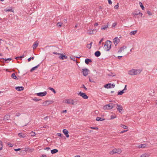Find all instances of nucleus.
I'll return each mask as SVG.
<instances>
[{
  "label": "nucleus",
  "instance_id": "obj_24",
  "mask_svg": "<svg viewBox=\"0 0 157 157\" xmlns=\"http://www.w3.org/2000/svg\"><path fill=\"white\" fill-rule=\"evenodd\" d=\"M11 77L12 78H13L14 79H18V78H17V76L15 75V74L14 73H13L12 74Z\"/></svg>",
  "mask_w": 157,
  "mask_h": 157
},
{
  "label": "nucleus",
  "instance_id": "obj_21",
  "mask_svg": "<svg viewBox=\"0 0 157 157\" xmlns=\"http://www.w3.org/2000/svg\"><path fill=\"white\" fill-rule=\"evenodd\" d=\"M127 47L126 46H123L122 47L120 48L118 52H122V51L124 50Z\"/></svg>",
  "mask_w": 157,
  "mask_h": 157
},
{
  "label": "nucleus",
  "instance_id": "obj_36",
  "mask_svg": "<svg viewBox=\"0 0 157 157\" xmlns=\"http://www.w3.org/2000/svg\"><path fill=\"white\" fill-rule=\"evenodd\" d=\"M140 13V12L138 10V11L135 12L134 13H133V16H134L135 15H137L138 14H139Z\"/></svg>",
  "mask_w": 157,
  "mask_h": 157
},
{
  "label": "nucleus",
  "instance_id": "obj_64",
  "mask_svg": "<svg viewBox=\"0 0 157 157\" xmlns=\"http://www.w3.org/2000/svg\"><path fill=\"white\" fill-rule=\"evenodd\" d=\"M94 112H95V113L96 114H98L99 113V111L97 110H95Z\"/></svg>",
  "mask_w": 157,
  "mask_h": 157
},
{
  "label": "nucleus",
  "instance_id": "obj_7",
  "mask_svg": "<svg viewBox=\"0 0 157 157\" xmlns=\"http://www.w3.org/2000/svg\"><path fill=\"white\" fill-rule=\"evenodd\" d=\"M89 70L87 68H84L82 69V72L83 73V75L84 76H86L88 74Z\"/></svg>",
  "mask_w": 157,
  "mask_h": 157
},
{
  "label": "nucleus",
  "instance_id": "obj_22",
  "mask_svg": "<svg viewBox=\"0 0 157 157\" xmlns=\"http://www.w3.org/2000/svg\"><path fill=\"white\" fill-rule=\"evenodd\" d=\"M149 155V154L148 153H145L141 155L140 156V157H148Z\"/></svg>",
  "mask_w": 157,
  "mask_h": 157
},
{
  "label": "nucleus",
  "instance_id": "obj_29",
  "mask_svg": "<svg viewBox=\"0 0 157 157\" xmlns=\"http://www.w3.org/2000/svg\"><path fill=\"white\" fill-rule=\"evenodd\" d=\"M147 146V144H140L139 147L140 148H145Z\"/></svg>",
  "mask_w": 157,
  "mask_h": 157
},
{
  "label": "nucleus",
  "instance_id": "obj_1",
  "mask_svg": "<svg viewBox=\"0 0 157 157\" xmlns=\"http://www.w3.org/2000/svg\"><path fill=\"white\" fill-rule=\"evenodd\" d=\"M112 43V42L109 40H108L105 41L104 47V49L106 51H109L110 50L111 48Z\"/></svg>",
  "mask_w": 157,
  "mask_h": 157
},
{
  "label": "nucleus",
  "instance_id": "obj_11",
  "mask_svg": "<svg viewBox=\"0 0 157 157\" xmlns=\"http://www.w3.org/2000/svg\"><path fill=\"white\" fill-rule=\"evenodd\" d=\"M141 69H134V75H137L140 74L142 71Z\"/></svg>",
  "mask_w": 157,
  "mask_h": 157
},
{
  "label": "nucleus",
  "instance_id": "obj_9",
  "mask_svg": "<svg viewBox=\"0 0 157 157\" xmlns=\"http://www.w3.org/2000/svg\"><path fill=\"white\" fill-rule=\"evenodd\" d=\"M119 41L120 39L117 37H116L114 39H113V42L115 46H116L117 44Z\"/></svg>",
  "mask_w": 157,
  "mask_h": 157
},
{
  "label": "nucleus",
  "instance_id": "obj_52",
  "mask_svg": "<svg viewBox=\"0 0 157 157\" xmlns=\"http://www.w3.org/2000/svg\"><path fill=\"white\" fill-rule=\"evenodd\" d=\"M21 115V114L19 113H17L16 114V116L17 117H19Z\"/></svg>",
  "mask_w": 157,
  "mask_h": 157
},
{
  "label": "nucleus",
  "instance_id": "obj_20",
  "mask_svg": "<svg viewBox=\"0 0 157 157\" xmlns=\"http://www.w3.org/2000/svg\"><path fill=\"white\" fill-rule=\"evenodd\" d=\"M40 63H39V64H38V65H37V66L34 67H32L30 70V71L31 72H33V71H34L37 68H38V67L40 66Z\"/></svg>",
  "mask_w": 157,
  "mask_h": 157
},
{
  "label": "nucleus",
  "instance_id": "obj_53",
  "mask_svg": "<svg viewBox=\"0 0 157 157\" xmlns=\"http://www.w3.org/2000/svg\"><path fill=\"white\" fill-rule=\"evenodd\" d=\"M103 40V38H102L100 40V41H99V43H98V45H100L101 43V42Z\"/></svg>",
  "mask_w": 157,
  "mask_h": 157
},
{
  "label": "nucleus",
  "instance_id": "obj_15",
  "mask_svg": "<svg viewBox=\"0 0 157 157\" xmlns=\"http://www.w3.org/2000/svg\"><path fill=\"white\" fill-rule=\"evenodd\" d=\"M15 89L17 91H21L23 90L24 89V87L23 86H17L15 87Z\"/></svg>",
  "mask_w": 157,
  "mask_h": 157
},
{
  "label": "nucleus",
  "instance_id": "obj_17",
  "mask_svg": "<svg viewBox=\"0 0 157 157\" xmlns=\"http://www.w3.org/2000/svg\"><path fill=\"white\" fill-rule=\"evenodd\" d=\"M10 116L9 115H6L3 119L4 121H9L10 120Z\"/></svg>",
  "mask_w": 157,
  "mask_h": 157
},
{
  "label": "nucleus",
  "instance_id": "obj_5",
  "mask_svg": "<svg viewBox=\"0 0 157 157\" xmlns=\"http://www.w3.org/2000/svg\"><path fill=\"white\" fill-rule=\"evenodd\" d=\"M78 95H79L82 97L84 99H87L88 98V96H87L86 93L80 92L78 94Z\"/></svg>",
  "mask_w": 157,
  "mask_h": 157
},
{
  "label": "nucleus",
  "instance_id": "obj_51",
  "mask_svg": "<svg viewBox=\"0 0 157 157\" xmlns=\"http://www.w3.org/2000/svg\"><path fill=\"white\" fill-rule=\"evenodd\" d=\"M89 81L90 82L95 83V82L92 79H91L90 78V77L89 78Z\"/></svg>",
  "mask_w": 157,
  "mask_h": 157
},
{
  "label": "nucleus",
  "instance_id": "obj_43",
  "mask_svg": "<svg viewBox=\"0 0 157 157\" xmlns=\"http://www.w3.org/2000/svg\"><path fill=\"white\" fill-rule=\"evenodd\" d=\"M81 88H83L84 89L86 90H87V88L86 87V86H85V85L82 84L81 87Z\"/></svg>",
  "mask_w": 157,
  "mask_h": 157
},
{
  "label": "nucleus",
  "instance_id": "obj_35",
  "mask_svg": "<svg viewBox=\"0 0 157 157\" xmlns=\"http://www.w3.org/2000/svg\"><path fill=\"white\" fill-rule=\"evenodd\" d=\"M57 135L58 136L61 137L62 138H65V137L60 133H57Z\"/></svg>",
  "mask_w": 157,
  "mask_h": 157
},
{
  "label": "nucleus",
  "instance_id": "obj_56",
  "mask_svg": "<svg viewBox=\"0 0 157 157\" xmlns=\"http://www.w3.org/2000/svg\"><path fill=\"white\" fill-rule=\"evenodd\" d=\"M20 150H21V148H17V149H14V150L16 151H20Z\"/></svg>",
  "mask_w": 157,
  "mask_h": 157
},
{
  "label": "nucleus",
  "instance_id": "obj_28",
  "mask_svg": "<svg viewBox=\"0 0 157 157\" xmlns=\"http://www.w3.org/2000/svg\"><path fill=\"white\" fill-rule=\"evenodd\" d=\"M18 136L20 138H24L26 136L25 135L22 133H20L18 134Z\"/></svg>",
  "mask_w": 157,
  "mask_h": 157
},
{
  "label": "nucleus",
  "instance_id": "obj_30",
  "mask_svg": "<svg viewBox=\"0 0 157 157\" xmlns=\"http://www.w3.org/2000/svg\"><path fill=\"white\" fill-rule=\"evenodd\" d=\"M137 32V30L132 31L130 33V34L131 35H134Z\"/></svg>",
  "mask_w": 157,
  "mask_h": 157
},
{
  "label": "nucleus",
  "instance_id": "obj_33",
  "mask_svg": "<svg viewBox=\"0 0 157 157\" xmlns=\"http://www.w3.org/2000/svg\"><path fill=\"white\" fill-rule=\"evenodd\" d=\"M48 101H47V100L45 101L43 103L42 105L46 106L48 105H48Z\"/></svg>",
  "mask_w": 157,
  "mask_h": 157
},
{
  "label": "nucleus",
  "instance_id": "obj_40",
  "mask_svg": "<svg viewBox=\"0 0 157 157\" xmlns=\"http://www.w3.org/2000/svg\"><path fill=\"white\" fill-rule=\"evenodd\" d=\"M62 23H60V22H58L57 23V26L58 27H61L62 26Z\"/></svg>",
  "mask_w": 157,
  "mask_h": 157
},
{
  "label": "nucleus",
  "instance_id": "obj_60",
  "mask_svg": "<svg viewBox=\"0 0 157 157\" xmlns=\"http://www.w3.org/2000/svg\"><path fill=\"white\" fill-rule=\"evenodd\" d=\"M50 149V148L49 147H46L44 148V149L48 151Z\"/></svg>",
  "mask_w": 157,
  "mask_h": 157
},
{
  "label": "nucleus",
  "instance_id": "obj_44",
  "mask_svg": "<svg viewBox=\"0 0 157 157\" xmlns=\"http://www.w3.org/2000/svg\"><path fill=\"white\" fill-rule=\"evenodd\" d=\"M30 134L32 136H34L35 135V132L32 131L31 132Z\"/></svg>",
  "mask_w": 157,
  "mask_h": 157
},
{
  "label": "nucleus",
  "instance_id": "obj_4",
  "mask_svg": "<svg viewBox=\"0 0 157 157\" xmlns=\"http://www.w3.org/2000/svg\"><path fill=\"white\" fill-rule=\"evenodd\" d=\"M112 104L109 103L108 104L104 106L103 107V109H108L110 110L112 109L113 108V106H112Z\"/></svg>",
  "mask_w": 157,
  "mask_h": 157
},
{
  "label": "nucleus",
  "instance_id": "obj_26",
  "mask_svg": "<svg viewBox=\"0 0 157 157\" xmlns=\"http://www.w3.org/2000/svg\"><path fill=\"white\" fill-rule=\"evenodd\" d=\"M134 69H132L128 71V74L131 75H134Z\"/></svg>",
  "mask_w": 157,
  "mask_h": 157
},
{
  "label": "nucleus",
  "instance_id": "obj_41",
  "mask_svg": "<svg viewBox=\"0 0 157 157\" xmlns=\"http://www.w3.org/2000/svg\"><path fill=\"white\" fill-rule=\"evenodd\" d=\"M34 56L30 57L28 59V62H29L31 61V59L33 60L34 59Z\"/></svg>",
  "mask_w": 157,
  "mask_h": 157
},
{
  "label": "nucleus",
  "instance_id": "obj_16",
  "mask_svg": "<svg viewBox=\"0 0 157 157\" xmlns=\"http://www.w3.org/2000/svg\"><path fill=\"white\" fill-rule=\"evenodd\" d=\"M38 42L37 41L35 42L34 43L33 45V49H36V48L38 46Z\"/></svg>",
  "mask_w": 157,
  "mask_h": 157
},
{
  "label": "nucleus",
  "instance_id": "obj_63",
  "mask_svg": "<svg viewBox=\"0 0 157 157\" xmlns=\"http://www.w3.org/2000/svg\"><path fill=\"white\" fill-rule=\"evenodd\" d=\"M49 117V116H46V117H44V119L45 120H47V118Z\"/></svg>",
  "mask_w": 157,
  "mask_h": 157
},
{
  "label": "nucleus",
  "instance_id": "obj_50",
  "mask_svg": "<svg viewBox=\"0 0 157 157\" xmlns=\"http://www.w3.org/2000/svg\"><path fill=\"white\" fill-rule=\"evenodd\" d=\"M47 101H48V105L52 104V103L53 102V101L47 100Z\"/></svg>",
  "mask_w": 157,
  "mask_h": 157
},
{
  "label": "nucleus",
  "instance_id": "obj_58",
  "mask_svg": "<svg viewBox=\"0 0 157 157\" xmlns=\"http://www.w3.org/2000/svg\"><path fill=\"white\" fill-rule=\"evenodd\" d=\"M8 145L10 147H12L13 146V145L10 143H8Z\"/></svg>",
  "mask_w": 157,
  "mask_h": 157
},
{
  "label": "nucleus",
  "instance_id": "obj_62",
  "mask_svg": "<svg viewBox=\"0 0 157 157\" xmlns=\"http://www.w3.org/2000/svg\"><path fill=\"white\" fill-rule=\"evenodd\" d=\"M116 25H117V23L115 22L113 24L112 26L113 27H114Z\"/></svg>",
  "mask_w": 157,
  "mask_h": 157
},
{
  "label": "nucleus",
  "instance_id": "obj_12",
  "mask_svg": "<svg viewBox=\"0 0 157 157\" xmlns=\"http://www.w3.org/2000/svg\"><path fill=\"white\" fill-rule=\"evenodd\" d=\"M60 56H59V58L63 60L64 59H66L67 58V57L66 56L64 55L63 54H60Z\"/></svg>",
  "mask_w": 157,
  "mask_h": 157
},
{
  "label": "nucleus",
  "instance_id": "obj_42",
  "mask_svg": "<svg viewBox=\"0 0 157 157\" xmlns=\"http://www.w3.org/2000/svg\"><path fill=\"white\" fill-rule=\"evenodd\" d=\"M121 125L122 128H123L127 129L128 128V127H127L125 125L121 124Z\"/></svg>",
  "mask_w": 157,
  "mask_h": 157
},
{
  "label": "nucleus",
  "instance_id": "obj_55",
  "mask_svg": "<svg viewBox=\"0 0 157 157\" xmlns=\"http://www.w3.org/2000/svg\"><path fill=\"white\" fill-rule=\"evenodd\" d=\"M53 54L55 55H59L60 53H58L56 52H53Z\"/></svg>",
  "mask_w": 157,
  "mask_h": 157
},
{
  "label": "nucleus",
  "instance_id": "obj_46",
  "mask_svg": "<svg viewBox=\"0 0 157 157\" xmlns=\"http://www.w3.org/2000/svg\"><path fill=\"white\" fill-rule=\"evenodd\" d=\"M116 116H113V115H112L111 116L110 119L111 120L113 119H114V118H116Z\"/></svg>",
  "mask_w": 157,
  "mask_h": 157
},
{
  "label": "nucleus",
  "instance_id": "obj_14",
  "mask_svg": "<svg viewBox=\"0 0 157 157\" xmlns=\"http://www.w3.org/2000/svg\"><path fill=\"white\" fill-rule=\"evenodd\" d=\"M12 7H9L5 9L4 10V11L6 12H14V11L12 9Z\"/></svg>",
  "mask_w": 157,
  "mask_h": 157
},
{
  "label": "nucleus",
  "instance_id": "obj_45",
  "mask_svg": "<svg viewBox=\"0 0 157 157\" xmlns=\"http://www.w3.org/2000/svg\"><path fill=\"white\" fill-rule=\"evenodd\" d=\"M147 13L149 16H151L152 15L151 12L149 10L147 11Z\"/></svg>",
  "mask_w": 157,
  "mask_h": 157
},
{
  "label": "nucleus",
  "instance_id": "obj_39",
  "mask_svg": "<svg viewBox=\"0 0 157 157\" xmlns=\"http://www.w3.org/2000/svg\"><path fill=\"white\" fill-rule=\"evenodd\" d=\"M139 4H140V6L142 8V10H144V6L143 5L142 3L141 2H140Z\"/></svg>",
  "mask_w": 157,
  "mask_h": 157
},
{
  "label": "nucleus",
  "instance_id": "obj_3",
  "mask_svg": "<svg viewBox=\"0 0 157 157\" xmlns=\"http://www.w3.org/2000/svg\"><path fill=\"white\" fill-rule=\"evenodd\" d=\"M115 85L114 83L111 84V83H108L104 85V87L107 89L113 88L114 87Z\"/></svg>",
  "mask_w": 157,
  "mask_h": 157
},
{
  "label": "nucleus",
  "instance_id": "obj_13",
  "mask_svg": "<svg viewBox=\"0 0 157 157\" xmlns=\"http://www.w3.org/2000/svg\"><path fill=\"white\" fill-rule=\"evenodd\" d=\"M117 110L119 111L120 113H121V111H122L123 109L122 107L120 105L117 104Z\"/></svg>",
  "mask_w": 157,
  "mask_h": 157
},
{
  "label": "nucleus",
  "instance_id": "obj_19",
  "mask_svg": "<svg viewBox=\"0 0 157 157\" xmlns=\"http://www.w3.org/2000/svg\"><path fill=\"white\" fill-rule=\"evenodd\" d=\"M94 55L97 57L101 55V53L100 51H97L94 53Z\"/></svg>",
  "mask_w": 157,
  "mask_h": 157
},
{
  "label": "nucleus",
  "instance_id": "obj_54",
  "mask_svg": "<svg viewBox=\"0 0 157 157\" xmlns=\"http://www.w3.org/2000/svg\"><path fill=\"white\" fill-rule=\"evenodd\" d=\"M112 74H113V73H111V74H108V76H115V75H112Z\"/></svg>",
  "mask_w": 157,
  "mask_h": 157
},
{
  "label": "nucleus",
  "instance_id": "obj_25",
  "mask_svg": "<svg viewBox=\"0 0 157 157\" xmlns=\"http://www.w3.org/2000/svg\"><path fill=\"white\" fill-rule=\"evenodd\" d=\"M105 118H102L100 117H97L96 118V120L97 121H102L105 120Z\"/></svg>",
  "mask_w": 157,
  "mask_h": 157
},
{
  "label": "nucleus",
  "instance_id": "obj_31",
  "mask_svg": "<svg viewBox=\"0 0 157 157\" xmlns=\"http://www.w3.org/2000/svg\"><path fill=\"white\" fill-rule=\"evenodd\" d=\"M109 25V23H107V25H105L104 26H102L101 28V29L102 30H105V29L106 28L108 27V25Z\"/></svg>",
  "mask_w": 157,
  "mask_h": 157
},
{
  "label": "nucleus",
  "instance_id": "obj_59",
  "mask_svg": "<svg viewBox=\"0 0 157 157\" xmlns=\"http://www.w3.org/2000/svg\"><path fill=\"white\" fill-rule=\"evenodd\" d=\"M108 2L110 5H111L112 4V2L111 0H108Z\"/></svg>",
  "mask_w": 157,
  "mask_h": 157
},
{
  "label": "nucleus",
  "instance_id": "obj_8",
  "mask_svg": "<svg viewBox=\"0 0 157 157\" xmlns=\"http://www.w3.org/2000/svg\"><path fill=\"white\" fill-rule=\"evenodd\" d=\"M47 94V92L45 91L43 92L37 93L36 94L38 96L43 97L45 96Z\"/></svg>",
  "mask_w": 157,
  "mask_h": 157
},
{
  "label": "nucleus",
  "instance_id": "obj_6",
  "mask_svg": "<svg viewBox=\"0 0 157 157\" xmlns=\"http://www.w3.org/2000/svg\"><path fill=\"white\" fill-rule=\"evenodd\" d=\"M121 151L119 149H117L116 148L113 149V150L111 151L110 152V154L111 155H113L115 153H120Z\"/></svg>",
  "mask_w": 157,
  "mask_h": 157
},
{
  "label": "nucleus",
  "instance_id": "obj_57",
  "mask_svg": "<svg viewBox=\"0 0 157 157\" xmlns=\"http://www.w3.org/2000/svg\"><path fill=\"white\" fill-rule=\"evenodd\" d=\"M128 130H123L122 131H121V132H120V133H123L124 132H127V131H128Z\"/></svg>",
  "mask_w": 157,
  "mask_h": 157
},
{
  "label": "nucleus",
  "instance_id": "obj_27",
  "mask_svg": "<svg viewBox=\"0 0 157 157\" xmlns=\"http://www.w3.org/2000/svg\"><path fill=\"white\" fill-rule=\"evenodd\" d=\"M95 31L94 29V30H88V33L89 34H94V31Z\"/></svg>",
  "mask_w": 157,
  "mask_h": 157
},
{
  "label": "nucleus",
  "instance_id": "obj_23",
  "mask_svg": "<svg viewBox=\"0 0 157 157\" xmlns=\"http://www.w3.org/2000/svg\"><path fill=\"white\" fill-rule=\"evenodd\" d=\"M58 150L57 149H53L51 150V152L52 154H54L58 152Z\"/></svg>",
  "mask_w": 157,
  "mask_h": 157
},
{
  "label": "nucleus",
  "instance_id": "obj_47",
  "mask_svg": "<svg viewBox=\"0 0 157 157\" xmlns=\"http://www.w3.org/2000/svg\"><path fill=\"white\" fill-rule=\"evenodd\" d=\"M90 128L93 129L98 130V127H90Z\"/></svg>",
  "mask_w": 157,
  "mask_h": 157
},
{
  "label": "nucleus",
  "instance_id": "obj_61",
  "mask_svg": "<svg viewBox=\"0 0 157 157\" xmlns=\"http://www.w3.org/2000/svg\"><path fill=\"white\" fill-rule=\"evenodd\" d=\"M126 87H127V85H125V86L124 89L123 90L124 91V90H127Z\"/></svg>",
  "mask_w": 157,
  "mask_h": 157
},
{
  "label": "nucleus",
  "instance_id": "obj_37",
  "mask_svg": "<svg viewBox=\"0 0 157 157\" xmlns=\"http://www.w3.org/2000/svg\"><path fill=\"white\" fill-rule=\"evenodd\" d=\"M92 43V42H91L90 44H88L87 45L86 47L89 49H90Z\"/></svg>",
  "mask_w": 157,
  "mask_h": 157
},
{
  "label": "nucleus",
  "instance_id": "obj_49",
  "mask_svg": "<svg viewBox=\"0 0 157 157\" xmlns=\"http://www.w3.org/2000/svg\"><path fill=\"white\" fill-rule=\"evenodd\" d=\"M118 7H119V6H118V3L117 4V5H116L114 6V7L115 9H118Z\"/></svg>",
  "mask_w": 157,
  "mask_h": 157
},
{
  "label": "nucleus",
  "instance_id": "obj_38",
  "mask_svg": "<svg viewBox=\"0 0 157 157\" xmlns=\"http://www.w3.org/2000/svg\"><path fill=\"white\" fill-rule=\"evenodd\" d=\"M33 100H34V101H39L41 100V99L37 98L36 97H34L33 98Z\"/></svg>",
  "mask_w": 157,
  "mask_h": 157
},
{
  "label": "nucleus",
  "instance_id": "obj_34",
  "mask_svg": "<svg viewBox=\"0 0 157 157\" xmlns=\"http://www.w3.org/2000/svg\"><path fill=\"white\" fill-rule=\"evenodd\" d=\"M125 92H124V91L123 90H122L118 92L117 94L118 95H122L123 93H125Z\"/></svg>",
  "mask_w": 157,
  "mask_h": 157
},
{
  "label": "nucleus",
  "instance_id": "obj_48",
  "mask_svg": "<svg viewBox=\"0 0 157 157\" xmlns=\"http://www.w3.org/2000/svg\"><path fill=\"white\" fill-rule=\"evenodd\" d=\"M75 56L74 57L73 56L72 57H70V58L71 59L73 60L74 61H76V60H75Z\"/></svg>",
  "mask_w": 157,
  "mask_h": 157
},
{
  "label": "nucleus",
  "instance_id": "obj_32",
  "mask_svg": "<svg viewBox=\"0 0 157 157\" xmlns=\"http://www.w3.org/2000/svg\"><path fill=\"white\" fill-rule=\"evenodd\" d=\"M48 89L52 91L54 93V94H56V91L55 90L54 88H52V87H49Z\"/></svg>",
  "mask_w": 157,
  "mask_h": 157
},
{
  "label": "nucleus",
  "instance_id": "obj_2",
  "mask_svg": "<svg viewBox=\"0 0 157 157\" xmlns=\"http://www.w3.org/2000/svg\"><path fill=\"white\" fill-rule=\"evenodd\" d=\"M63 103H67L74 105L75 103V101H74L73 100L68 99L64 100L63 101Z\"/></svg>",
  "mask_w": 157,
  "mask_h": 157
},
{
  "label": "nucleus",
  "instance_id": "obj_18",
  "mask_svg": "<svg viewBox=\"0 0 157 157\" xmlns=\"http://www.w3.org/2000/svg\"><path fill=\"white\" fill-rule=\"evenodd\" d=\"M85 62L86 64H89L90 63L92 62V60L91 59L86 58L85 59Z\"/></svg>",
  "mask_w": 157,
  "mask_h": 157
},
{
  "label": "nucleus",
  "instance_id": "obj_10",
  "mask_svg": "<svg viewBox=\"0 0 157 157\" xmlns=\"http://www.w3.org/2000/svg\"><path fill=\"white\" fill-rule=\"evenodd\" d=\"M63 132L64 134L66 136V137L67 138H68L69 136V135L68 134L69 132L68 130L65 129H63Z\"/></svg>",
  "mask_w": 157,
  "mask_h": 157
}]
</instances>
